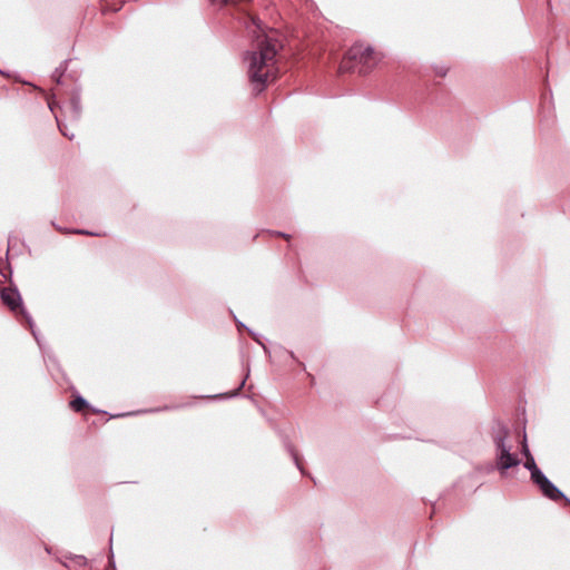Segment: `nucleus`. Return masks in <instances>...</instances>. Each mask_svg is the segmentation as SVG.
Listing matches in <instances>:
<instances>
[{"instance_id": "10", "label": "nucleus", "mask_w": 570, "mask_h": 570, "mask_svg": "<svg viewBox=\"0 0 570 570\" xmlns=\"http://www.w3.org/2000/svg\"><path fill=\"white\" fill-rule=\"evenodd\" d=\"M71 106H72V110H73L75 117H78L79 116V102H78V100L77 99H72Z\"/></svg>"}, {"instance_id": "4", "label": "nucleus", "mask_w": 570, "mask_h": 570, "mask_svg": "<svg viewBox=\"0 0 570 570\" xmlns=\"http://www.w3.org/2000/svg\"><path fill=\"white\" fill-rule=\"evenodd\" d=\"M533 483L538 485L546 498L552 501L564 499L563 493L543 473L534 479Z\"/></svg>"}, {"instance_id": "1", "label": "nucleus", "mask_w": 570, "mask_h": 570, "mask_svg": "<svg viewBox=\"0 0 570 570\" xmlns=\"http://www.w3.org/2000/svg\"><path fill=\"white\" fill-rule=\"evenodd\" d=\"M245 28L253 38V49L244 58L247 63V73L256 92H262L266 86L277 78L278 68L276 56L281 49L278 32L265 29L262 22L248 14Z\"/></svg>"}, {"instance_id": "5", "label": "nucleus", "mask_w": 570, "mask_h": 570, "mask_svg": "<svg viewBox=\"0 0 570 570\" xmlns=\"http://www.w3.org/2000/svg\"><path fill=\"white\" fill-rule=\"evenodd\" d=\"M1 299L2 302L13 312H18L21 309V296L19 292L11 287H6L1 289Z\"/></svg>"}, {"instance_id": "11", "label": "nucleus", "mask_w": 570, "mask_h": 570, "mask_svg": "<svg viewBox=\"0 0 570 570\" xmlns=\"http://www.w3.org/2000/svg\"><path fill=\"white\" fill-rule=\"evenodd\" d=\"M76 234H80V235H99V234H95V233H90L88 230H85V229H76L75 230Z\"/></svg>"}, {"instance_id": "14", "label": "nucleus", "mask_w": 570, "mask_h": 570, "mask_svg": "<svg viewBox=\"0 0 570 570\" xmlns=\"http://www.w3.org/2000/svg\"><path fill=\"white\" fill-rule=\"evenodd\" d=\"M50 110L53 111V106L51 102H49Z\"/></svg>"}, {"instance_id": "7", "label": "nucleus", "mask_w": 570, "mask_h": 570, "mask_svg": "<svg viewBox=\"0 0 570 570\" xmlns=\"http://www.w3.org/2000/svg\"><path fill=\"white\" fill-rule=\"evenodd\" d=\"M524 468L530 471L532 481L542 474L540 469L537 466L534 458L532 455L525 458Z\"/></svg>"}, {"instance_id": "9", "label": "nucleus", "mask_w": 570, "mask_h": 570, "mask_svg": "<svg viewBox=\"0 0 570 570\" xmlns=\"http://www.w3.org/2000/svg\"><path fill=\"white\" fill-rule=\"evenodd\" d=\"M522 452L524 454L525 458H528L529 455H532L529 451V448H528V444H527V438L523 436V440H522Z\"/></svg>"}, {"instance_id": "8", "label": "nucleus", "mask_w": 570, "mask_h": 570, "mask_svg": "<svg viewBox=\"0 0 570 570\" xmlns=\"http://www.w3.org/2000/svg\"><path fill=\"white\" fill-rule=\"evenodd\" d=\"M56 119H57L58 127H59V129H60L61 134H62L65 137H67V138H69V139H72L75 135H73V134H70V130H68V129H67V127H66V126H63V125L59 121V119H58V117H57V116H56Z\"/></svg>"}, {"instance_id": "2", "label": "nucleus", "mask_w": 570, "mask_h": 570, "mask_svg": "<svg viewBox=\"0 0 570 570\" xmlns=\"http://www.w3.org/2000/svg\"><path fill=\"white\" fill-rule=\"evenodd\" d=\"M380 55L371 47L354 45L340 66V71L357 70L360 73L370 71L380 60Z\"/></svg>"}, {"instance_id": "12", "label": "nucleus", "mask_w": 570, "mask_h": 570, "mask_svg": "<svg viewBox=\"0 0 570 570\" xmlns=\"http://www.w3.org/2000/svg\"><path fill=\"white\" fill-rule=\"evenodd\" d=\"M277 235H279V236H282V237L286 238V239H289V235H287V234L277 233Z\"/></svg>"}, {"instance_id": "3", "label": "nucleus", "mask_w": 570, "mask_h": 570, "mask_svg": "<svg viewBox=\"0 0 570 570\" xmlns=\"http://www.w3.org/2000/svg\"><path fill=\"white\" fill-rule=\"evenodd\" d=\"M492 438L495 445V466L501 474H504L509 469L518 466L521 460L517 453L512 452V445L508 442L507 428L499 425Z\"/></svg>"}, {"instance_id": "13", "label": "nucleus", "mask_w": 570, "mask_h": 570, "mask_svg": "<svg viewBox=\"0 0 570 570\" xmlns=\"http://www.w3.org/2000/svg\"><path fill=\"white\" fill-rule=\"evenodd\" d=\"M245 328H246L245 324H244V323H240V326H238V331H239V332H242V331H243V330H245Z\"/></svg>"}, {"instance_id": "6", "label": "nucleus", "mask_w": 570, "mask_h": 570, "mask_svg": "<svg viewBox=\"0 0 570 570\" xmlns=\"http://www.w3.org/2000/svg\"><path fill=\"white\" fill-rule=\"evenodd\" d=\"M69 406L75 412H86L88 410H91L87 401L80 395L75 396L70 401Z\"/></svg>"}]
</instances>
